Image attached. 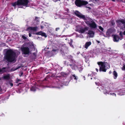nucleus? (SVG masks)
I'll use <instances>...</instances> for the list:
<instances>
[{"instance_id":"nucleus-1","label":"nucleus","mask_w":125,"mask_h":125,"mask_svg":"<svg viewBox=\"0 0 125 125\" xmlns=\"http://www.w3.org/2000/svg\"><path fill=\"white\" fill-rule=\"evenodd\" d=\"M16 53L12 49H8L5 53V59L8 62H11L14 61L16 62Z\"/></svg>"},{"instance_id":"nucleus-2","label":"nucleus","mask_w":125,"mask_h":125,"mask_svg":"<svg viewBox=\"0 0 125 125\" xmlns=\"http://www.w3.org/2000/svg\"><path fill=\"white\" fill-rule=\"evenodd\" d=\"M29 2L28 0H17V1L12 3V5L14 7L16 5H23L27 7Z\"/></svg>"},{"instance_id":"nucleus-3","label":"nucleus","mask_w":125,"mask_h":125,"mask_svg":"<svg viewBox=\"0 0 125 125\" xmlns=\"http://www.w3.org/2000/svg\"><path fill=\"white\" fill-rule=\"evenodd\" d=\"M74 3L78 7L85 6L88 4L87 1L83 0H76Z\"/></svg>"},{"instance_id":"nucleus-4","label":"nucleus","mask_w":125,"mask_h":125,"mask_svg":"<svg viewBox=\"0 0 125 125\" xmlns=\"http://www.w3.org/2000/svg\"><path fill=\"white\" fill-rule=\"evenodd\" d=\"M106 63H107L105 62H97V64L100 67L99 71L100 72H106L107 69L106 68Z\"/></svg>"},{"instance_id":"nucleus-5","label":"nucleus","mask_w":125,"mask_h":125,"mask_svg":"<svg viewBox=\"0 0 125 125\" xmlns=\"http://www.w3.org/2000/svg\"><path fill=\"white\" fill-rule=\"evenodd\" d=\"M21 50L23 54L28 55L30 53V48L28 47L22 46L21 48Z\"/></svg>"},{"instance_id":"nucleus-6","label":"nucleus","mask_w":125,"mask_h":125,"mask_svg":"<svg viewBox=\"0 0 125 125\" xmlns=\"http://www.w3.org/2000/svg\"><path fill=\"white\" fill-rule=\"evenodd\" d=\"M74 13L75 15L78 18L83 19H85V15L82 14L78 11L76 10Z\"/></svg>"},{"instance_id":"nucleus-7","label":"nucleus","mask_w":125,"mask_h":125,"mask_svg":"<svg viewBox=\"0 0 125 125\" xmlns=\"http://www.w3.org/2000/svg\"><path fill=\"white\" fill-rule=\"evenodd\" d=\"M61 52L62 55H64L65 54H67L68 52V47L66 46H63Z\"/></svg>"},{"instance_id":"nucleus-8","label":"nucleus","mask_w":125,"mask_h":125,"mask_svg":"<svg viewBox=\"0 0 125 125\" xmlns=\"http://www.w3.org/2000/svg\"><path fill=\"white\" fill-rule=\"evenodd\" d=\"M82 28V27L80 28V30H77L76 31L80 33H83L85 31H87L88 30L89 28L87 27H85L84 28Z\"/></svg>"},{"instance_id":"nucleus-9","label":"nucleus","mask_w":125,"mask_h":125,"mask_svg":"<svg viewBox=\"0 0 125 125\" xmlns=\"http://www.w3.org/2000/svg\"><path fill=\"white\" fill-rule=\"evenodd\" d=\"M83 20L86 21L85 22L88 25L94 21L93 20L90 18L85 17V19Z\"/></svg>"},{"instance_id":"nucleus-10","label":"nucleus","mask_w":125,"mask_h":125,"mask_svg":"<svg viewBox=\"0 0 125 125\" xmlns=\"http://www.w3.org/2000/svg\"><path fill=\"white\" fill-rule=\"evenodd\" d=\"M117 24L120 25L121 23L122 24H125V20L124 19H120L116 21Z\"/></svg>"},{"instance_id":"nucleus-11","label":"nucleus","mask_w":125,"mask_h":125,"mask_svg":"<svg viewBox=\"0 0 125 125\" xmlns=\"http://www.w3.org/2000/svg\"><path fill=\"white\" fill-rule=\"evenodd\" d=\"M88 26L90 27L93 28L95 29L97 27L96 24L94 21L90 24Z\"/></svg>"},{"instance_id":"nucleus-12","label":"nucleus","mask_w":125,"mask_h":125,"mask_svg":"<svg viewBox=\"0 0 125 125\" xmlns=\"http://www.w3.org/2000/svg\"><path fill=\"white\" fill-rule=\"evenodd\" d=\"M108 90L106 89L108 88H105V89H103V92L104 94H109L110 92L111 91V90L110 88L109 87V86H108Z\"/></svg>"},{"instance_id":"nucleus-13","label":"nucleus","mask_w":125,"mask_h":125,"mask_svg":"<svg viewBox=\"0 0 125 125\" xmlns=\"http://www.w3.org/2000/svg\"><path fill=\"white\" fill-rule=\"evenodd\" d=\"M37 27H30L27 28L26 31H29V30H33V31H37Z\"/></svg>"},{"instance_id":"nucleus-14","label":"nucleus","mask_w":125,"mask_h":125,"mask_svg":"<svg viewBox=\"0 0 125 125\" xmlns=\"http://www.w3.org/2000/svg\"><path fill=\"white\" fill-rule=\"evenodd\" d=\"M114 41L115 42H118L119 41L120 38L117 35H115L113 37Z\"/></svg>"},{"instance_id":"nucleus-15","label":"nucleus","mask_w":125,"mask_h":125,"mask_svg":"<svg viewBox=\"0 0 125 125\" xmlns=\"http://www.w3.org/2000/svg\"><path fill=\"white\" fill-rule=\"evenodd\" d=\"M87 34L90 35V36L92 37H93L94 34V31L90 30L88 31V32Z\"/></svg>"},{"instance_id":"nucleus-16","label":"nucleus","mask_w":125,"mask_h":125,"mask_svg":"<svg viewBox=\"0 0 125 125\" xmlns=\"http://www.w3.org/2000/svg\"><path fill=\"white\" fill-rule=\"evenodd\" d=\"M91 42L90 41L86 42L84 45V48L87 49L88 47L91 45Z\"/></svg>"},{"instance_id":"nucleus-17","label":"nucleus","mask_w":125,"mask_h":125,"mask_svg":"<svg viewBox=\"0 0 125 125\" xmlns=\"http://www.w3.org/2000/svg\"><path fill=\"white\" fill-rule=\"evenodd\" d=\"M3 78L5 80H9L10 79V75L9 74L4 75L3 77Z\"/></svg>"},{"instance_id":"nucleus-18","label":"nucleus","mask_w":125,"mask_h":125,"mask_svg":"<svg viewBox=\"0 0 125 125\" xmlns=\"http://www.w3.org/2000/svg\"><path fill=\"white\" fill-rule=\"evenodd\" d=\"M68 59L70 61L73 62V57L71 55H69L67 56Z\"/></svg>"},{"instance_id":"nucleus-19","label":"nucleus","mask_w":125,"mask_h":125,"mask_svg":"<svg viewBox=\"0 0 125 125\" xmlns=\"http://www.w3.org/2000/svg\"><path fill=\"white\" fill-rule=\"evenodd\" d=\"M113 74L114 76V78L115 79H116L117 76V73L115 71H114L113 73Z\"/></svg>"},{"instance_id":"nucleus-20","label":"nucleus","mask_w":125,"mask_h":125,"mask_svg":"<svg viewBox=\"0 0 125 125\" xmlns=\"http://www.w3.org/2000/svg\"><path fill=\"white\" fill-rule=\"evenodd\" d=\"M111 30L110 29H108L107 31L106 34L107 35H110L111 33Z\"/></svg>"},{"instance_id":"nucleus-21","label":"nucleus","mask_w":125,"mask_h":125,"mask_svg":"<svg viewBox=\"0 0 125 125\" xmlns=\"http://www.w3.org/2000/svg\"><path fill=\"white\" fill-rule=\"evenodd\" d=\"M6 67H3L2 69L0 68V73L2 72L3 73H5L6 72V70H5Z\"/></svg>"},{"instance_id":"nucleus-22","label":"nucleus","mask_w":125,"mask_h":125,"mask_svg":"<svg viewBox=\"0 0 125 125\" xmlns=\"http://www.w3.org/2000/svg\"><path fill=\"white\" fill-rule=\"evenodd\" d=\"M71 77L76 80L77 79V77L76 76L75 74H72V76H71Z\"/></svg>"},{"instance_id":"nucleus-23","label":"nucleus","mask_w":125,"mask_h":125,"mask_svg":"<svg viewBox=\"0 0 125 125\" xmlns=\"http://www.w3.org/2000/svg\"><path fill=\"white\" fill-rule=\"evenodd\" d=\"M41 35L42 36H44L45 37H47V36L46 35V33L44 32H42L41 33Z\"/></svg>"},{"instance_id":"nucleus-24","label":"nucleus","mask_w":125,"mask_h":125,"mask_svg":"<svg viewBox=\"0 0 125 125\" xmlns=\"http://www.w3.org/2000/svg\"><path fill=\"white\" fill-rule=\"evenodd\" d=\"M77 66L76 65L74 64L73 65L72 67V68L73 69L75 70L76 69V68L77 67Z\"/></svg>"},{"instance_id":"nucleus-25","label":"nucleus","mask_w":125,"mask_h":125,"mask_svg":"<svg viewBox=\"0 0 125 125\" xmlns=\"http://www.w3.org/2000/svg\"><path fill=\"white\" fill-rule=\"evenodd\" d=\"M111 24L112 26H114L115 24V23L113 20L111 21Z\"/></svg>"},{"instance_id":"nucleus-26","label":"nucleus","mask_w":125,"mask_h":125,"mask_svg":"<svg viewBox=\"0 0 125 125\" xmlns=\"http://www.w3.org/2000/svg\"><path fill=\"white\" fill-rule=\"evenodd\" d=\"M21 81L20 79H19L17 78L16 81V83H17L19 81Z\"/></svg>"},{"instance_id":"nucleus-27","label":"nucleus","mask_w":125,"mask_h":125,"mask_svg":"<svg viewBox=\"0 0 125 125\" xmlns=\"http://www.w3.org/2000/svg\"><path fill=\"white\" fill-rule=\"evenodd\" d=\"M99 29L102 31V32L104 30V29L101 26H99Z\"/></svg>"},{"instance_id":"nucleus-28","label":"nucleus","mask_w":125,"mask_h":125,"mask_svg":"<svg viewBox=\"0 0 125 125\" xmlns=\"http://www.w3.org/2000/svg\"><path fill=\"white\" fill-rule=\"evenodd\" d=\"M31 90L33 91H35L36 90L35 88L33 87H32L31 88Z\"/></svg>"},{"instance_id":"nucleus-29","label":"nucleus","mask_w":125,"mask_h":125,"mask_svg":"<svg viewBox=\"0 0 125 125\" xmlns=\"http://www.w3.org/2000/svg\"><path fill=\"white\" fill-rule=\"evenodd\" d=\"M64 63L65 65H67V66H68L69 65V64H68V63H67L66 61H64Z\"/></svg>"},{"instance_id":"nucleus-30","label":"nucleus","mask_w":125,"mask_h":125,"mask_svg":"<svg viewBox=\"0 0 125 125\" xmlns=\"http://www.w3.org/2000/svg\"><path fill=\"white\" fill-rule=\"evenodd\" d=\"M42 32L41 31L39 32L36 33L35 34L37 35H41V33Z\"/></svg>"},{"instance_id":"nucleus-31","label":"nucleus","mask_w":125,"mask_h":125,"mask_svg":"<svg viewBox=\"0 0 125 125\" xmlns=\"http://www.w3.org/2000/svg\"><path fill=\"white\" fill-rule=\"evenodd\" d=\"M21 37L24 40H25L27 39V37L23 35H22Z\"/></svg>"},{"instance_id":"nucleus-32","label":"nucleus","mask_w":125,"mask_h":125,"mask_svg":"<svg viewBox=\"0 0 125 125\" xmlns=\"http://www.w3.org/2000/svg\"><path fill=\"white\" fill-rule=\"evenodd\" d=\"M122 70L123 71L125 70V64L123 66L122 68Z\"/></svg>"},{"instance_id":"nucleus-33","label":"nucleus","mask_w":125,"mask_h":125,"mask_svg":"<svg viewBox=\"0 0 125 125\" xmlns=\"http://www.w3.org/2000/svg\"><path fill=\"white\" fill-rule=\"evenodd\" d=\"M21 67V66H18L17 68H16L15 70H13V71H12V69H11V70L12 71H14V70H16L18 69H19V68H20L21 67Z\"/></svg>"},{"instance_id":"nucleus-34","label":"nucleus","mask_w":125,"mask_h":125,"mask_svg":"<svg viewBox=\"0 0 125 125\" xmlns=\"http://www.w3.org/2000/svg\"><path fill=\"white\" fill-rule=\"evenodd\" d=\"M119 34L120 35V36L121 37H122L123 36V32H122V31H121L120 32Z\"/></svg>"},{"instance_id":"nucleus-35","label":"nucleus","mask_w":125,"mask_h":125,"mask_svg":"<svg viewBox=\"0 0 125 125\" xmlns=\"http://www.w3.org/2000/svg\"><path fill=\"white\" fill-rule=\"evenodd\" d=\"M9 84H10V86L11 87H12L13 86V84L11 83H10V82H9Z\"/></svg>"},{"instance_id":"nucleus-36","label":"nucleus","mask_w":125,"mask_h":125,"mask_svg":"<svg viewBox=\"0 0 125 125\" xmlns=\"http://www.w3.org/2000/svg\"><path fill=\"white\" fill-rule=\"evenodd\" d=\"M23 72H21V74L19 75V76L20 77H21L23 74Z\"/></svg>"},{"instance_id":"nucleus-37","label":"nucleus","mask_w":125,"mask_h":125,"mask_svg":"<svg viewBox=\"0 0 125 125\" xmlns=\"http://www.w3.org/2000/svg\"><path fill=\"white\" fill-rule=\"evenodd\" d=\"M59 29H60L59 28H56V29H55V30L56 31H57Z\"/></svg>"},{"instance_id":"nucleus-38","label":"nucleus","mask_w":125,"mask_h":125,"mask_svg":"<svg viewBox=\"0 0 125 125\" xmlns=\"http://www.w3.org/2000/svg\"><path fill=\"white\" fill-rule=\"evenodd\" d=\"M29 37H31V33H29Z\"/></svg>"},{"instance_id":"nucleus-39","label":"nucleus","mask_w":125,"mask_h":125,"mask_svg":"<svg viewBox=\"0 0 125 125\" xmlns=\"http://www.w3.org/2000/svg\"><path fill=\"white\" fill-rule=\"evenodd\" d=\"M38 17H35V20H37V19H38Z\"/></svg>"},{"instance_id":"nucleus-40","label":"nucleus","mask_w":125,"mask_h":125,"mask_svg":"<svg viewBox=\"0 0 125 125\" xmlns=\"http://www.w3.org/2000/svg\"><path fill=\"white\" fill-rule=\"evenodd\" d=\"M69 65L72 68V67L73 65L72 64H69Z\"/></svg>"},{"instance_id":"nucleus-41","label":"nucleus","mask_w":125,"mask_h":125,"mask_svg":"<svg viewBox=\"0 0 125 125\" xmlns=\"http://www.w3.org/2000/svg\"><path fill=\"white\" fill-rule=\"evenodd\" d=\"M53 1L54 2H56L58 1L57 0H53Z\"/></svg>"},{"instance_id":"nucleus-42","label":"nucleus","mask_w":125,"mask_h":125,"mask_svg":"<svg viewBox=\"0 0 125 125\" xmlns=\"http://www.w3.org/2000/svg\"><path fill=\"white\" fill-rule=\"evenodd\" d=\"M123 35H125V31L123 32Z\"/></svg>"},{"instance_id":"nucleus-43","label":"nucleus","mask_w":125,"mask_h":125,"mask_svg":"<svg viewBox=\"0 0 125 125\" xmlns=\"http://www.w3.org/2000/svg\"><path fill=\"white\" fill-rule=\"evenodd\" d=\"M83 78L84 79V80H85V77L84 76H83Z\"/></svg>"},{"instance_id":"nucleus-44","label":"nucleus","mask_w":125,"mask_h":125,"mask_svg":"<svg viewBox=\"0 0 125 125\" xmlns=\"http://www.w3.org/2000/svg\"><path fill=\"white\" fill-rule=\"evenodd\" d=\"M21 84V83H19L17 85V86H18L20 84Z\"/></svg>"},{"instance_id":"nucleus-45","label":"nucleus","mask_w":125,"mask_h":125,"mask_svg":"<svg viewBox=\"0 0 125 125\" xmlns=\"http://www.w3.org/2000/svg\"><path fill=\"white\" fill-rule=\"evenodd\" d=\"M112 73V72H111V71H110L109 72V74H111V73Z\"/></svg>"},{"instance_id":"nucleus-46","label":"nucleus","mask_w":125,"mask_h":125,"mask_svg":"<svg viewBox=\"0 0 125 125\" xmlns=\"http://www.w3.org/2000/svg\"><path fill=\"white\" fill-rule=\"evenodd\" d=\"M97 41V42L98 43H100V41Z\"/></svg>"},{"instance_id":"nucleus-47","label":"nucleus","mask_w":125,"mask_h":125,"mask_svg":"<svg viewBox=\"0 0 125 125\" xmlns=\"http://www.w3.org/2000/svg\"><path fill=\"white\" fill-rule=\"evenodd\" d=\"M96 71H97V72H98V69L96 68Z\"/></svg>"},{"instance_id":"nucleus-48","label":"nucleus","mask_w":125,"mask_h":125,"mask_svg":"<svg viewBox=\"0 0 125 125\" xmlns=\"http://www.w3.org/2000/svg\"><path fill=\"white\" fill-rule=\"evenodd\" d=\"M44 80H46V77L44 78Z\"/></svg>"},{"instance_id":"nucleus-49","label":"nucleus","mask_w":125,"mask_h":125,"mask_svg":"<svg viewBox=\"0 0 125 125\" xmlns=\"http://www.w3.org/2000/svg\"><path fill=\"white\" fill-rule=\"evenodd\" d=\"M112 0L113 1H114V2H115V0Z\"/></svg>"},{"instance_id":"nucleus-50","label":"nucleus","mask_w":125,"mask_h":125,"mask_svg":"<svg viewBox=\"0 0 125 125\" xmlns=\"http://www.w3.org/2000/svg\"><path fill=\"white\" fill-rule=\"evenodd\" d=\"M5 44H6L5 43H4V45H5Z\"/></svg>"},{"instance_id":"nucleus-51","label":"nucleus","mask_w":125,"mask_h":125,"mask_svg":"<svg viewBox=\"0 0 125 125\" xmlns=\"http://www.w3.org/2000/svg\"><path fill=\"white\" fill-rule=\"evenodd\" d=\"M113 94H115V95H116V94H115L114 93H113Z\"/></svg>"},{"instance_id":"nucleus-52","label":"nucleus","mask_w":125,"mask_h":125,"mask_svg":"<svg viewBox=\"0 0 125 125\" xmlns=\"http://www.w3.org/2000/svg\"><path fill=\"white\" fill-rule=\"evenodd\" d=\"M124 28H125V25H124Z\"/></svg>"},{"instance_id":"nucleus-53","label":"nucleus","mask_w":125,"mask_h":125,"mask_svg":"<svg viewBox=\"0 0 125 125\" xmlns=\"http://www.w3.org/2000/svg\"><path fill=\"white\" fill-rule=\"evenodd\" d=\"M89 75H89V74L88 75V76H89Z\"/></svg>"},{"instance_id":"nucleus-54","label":"nucleus","mask_w":125,"mask_h":125,"mask_svg":"<svg viewBox=\"0 0 125 125\" xmlns=\"http://www.w3.org/2000/svg\"><path fill=\"white\" fill-rule=\"evenodd\" d=\"M81 68V69L82 68V67H80V68Z\"/></svg>"},{"instance_id":"nucleus-55","label":"nucleus","mask_w":125,"mask_h":125,"mask_svg":"<svg viewBox=\"0 0 125 125\" xmlns=\"http://www.w3.org/2000/svg\"><path fill=\"white\" fill-rule=\"evenodd\" d=\"M95 84H97V83L96 82H95Z\"/></svg>"},{"instance_id":"nucleus-56","label":"nucleus","mask_w":125,"mask_h":125,"mask_svg":"<svg viewBox=\"0 0 125 125\" xmlns=\"http://www.w3.org/2000/svg\"><path fill=\"white\" fill-rule=\"evenodd\" d=\"M98 30L99 31H100V32H101V31H99V30Z\"/></svg>"},{"instance_id":"nucleus-57","label":"nucleus","mask_w":125,"mask_h":125,"mask_svg":"<svg viewBox=\"0 0 125 125\" xmlns=\"http://www.w3.org/2000/svg\"><path fill=\"white\" fill-rule=\"evenodd\" d=\"M1 78H0V80H1Z\"/></svg>"},{"instance_id":"nucleus-58","label":"nucleus","mask_w":125,"mask_h":125,"mask_svg":"<svg viewBox=\"0 0 125 125\" xmlns=\"http://www.w3.org/2000/svg\"><path fill=\"white\" fill-rule=\"evenodd\" d=\"M110 94H112V93H111Z\"/></svg>"},{"instance_id":"nucleus-59","label":"nucleus","mask_w":125,"mask_h":125,"mask_svg":"<svg viewBox=\"0 0 125 125\" xmlns=\"http://www.w3.org/2000/svg\"><path fill=\"white\" fill-rule=\"evenodd\" d=\"M92 79V78H91V79Z\"/></svg>"},{"instance_id":"nucleus-60","label":"nucleus","mask_w":125,"mask_h":125,"mask_svg":"<svg viewBox=\"0 0 125 125\" xmlns=\"http://www.w3.org/2000/svg\"><path fill=\"white\" fill-rule=\"evenodd\" d=\"M24 57H26V56H24Z\"/></svg>"},{"instance_id":"nucleus-61","label":"nucleus","mask_w":125,"mask_h":125,"mask_svg":"<svg viewBox=\"0 0 125 125\" xmlns=\"http://www.w3.org/2000/svg\"><path fill=\"white\" fill-rule=\"evenodd\" d=\"M21 8H22V7H21Z\"/></svg>"}]
</instances>
